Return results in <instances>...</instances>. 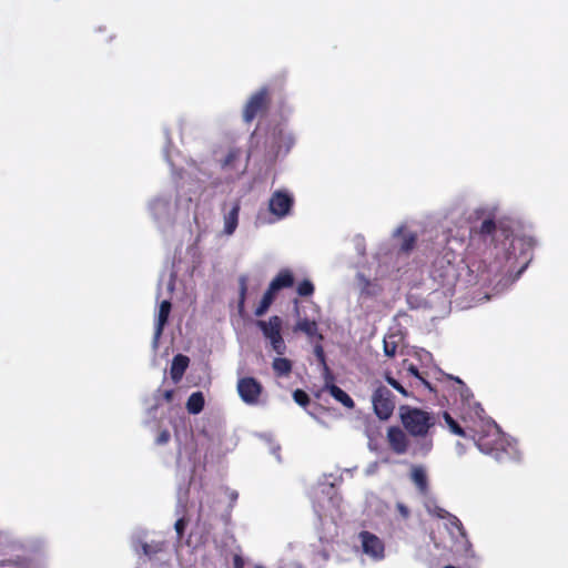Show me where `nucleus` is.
<instances>
[{
  "instance_id": "f3484780",
  "label": "nucleus",
  "mask_w": 568,
  "mask_h": 568,
  "mask_svg": "<svg viewBox=\"0 0 568 568\" xmlns=\"http://www.w3.org/2000/svg\"><path fill=\"white\" fill-rule=\"evenodd\" d=\"M327 390L331 394V396L334 399H336L337 402H339L343 406H345L346 408H349V409L354 408V406H355L354 400L341 387H338L335 384H332V385L327 386Z\"/></svg>"
},
{
  "instance_id": "c03bdc74",
  "label": "nucleus",
  "mask_w": 568,
  "mask_h": 568,
  "mask_svg": "<svg viewBox=\"0 0 568 568\" xmlns=\"http://www.w3.org/2000/svg\"><path fill=\"white\" fill-rule=\"evenodd\" d=\"M449 514L445 509H439L438 517L446 518Z\"/></svg>"
},
{
  "instance_id": "1a4fd4ad",
  "label": "nucleus",
  "mask_w": 568,
  "mask_h": 568,
  "mask_svg": "<svg viewBox=\"0 0 568 568\" xmlns=\"http://www.w3.org/2000/svg\"><path fill=\"white\" fill-rule=\"evenodd\" d=\"M293 203L294 200L287 192L275 191L268 201V209L272 214L282 219L290 213Z\"/></svg>"
},
{
  "instance_id": "79ce46f5",
  "label": "nucleus",
  "mask_w": 568,
  "mask_h": 568,
  "mask_svg": "<svg viewBox=\"0 0 568 568\" xmlns=\"http://www.w3.org/2000/svg\"><path fill=\"white\" fill-rule=\"evenodd\" d=\"M419 381L425 385L429 390H433V387L428 381H426L423 376L419 378Z\"/></svg>"
},
{
  "instance_id": "ea45409f",
  "label": "nucleus",
  "mask_w": 568,
  "mask_h": 568,
  "mask_svg": "<svg viewBox=\"0 0 568 568\" xmlns=\"http://www.w3.org/2000/svg\"><path fill=\"white\" fill-rule=\"evenodd\" d=\"M419 381L425 385L429 390H433V387L428 381H426L423 376L419 378Z\"/></svg>"
},
{
  "instance_id": "39448f33",
  "label": "nucleus",
  "mask_w": 568,
  "mask_h": 568,
  "mask_svg": "<svg viewBox=\"0 0 568 568\" xmlns=\"http://www.w3.org/2000/svg\"><path fill=\"white\" fill-rule=\"evenodd\" d=\"M374 413L382 420H387L395 409V397L384 385L378 384L372 395Z\"/></svg>"
},
{
  "instance_id": "423d86ee",
  "label": "nucleus",
  "mask_w": 568,
  "mask_h": 568,
  "mask_svg": "<svg viewBox=\"0 0 568 568\" xmlns=\"http://www.w3.org/2000/svg\"><path fill=\"white\" fill-rule=\"evenodd\" d=\"M236 390L243 403L256 406L261 403L264 387L255 377L245 376L237 379Z\"/></svg>"
},
{
  "instance_id": "c9c22d12",
  "label": "nucleus",
  "mask_w": 568,
  "mask_h": 568,
  "mask_svg": "<svg viewBox=\"0 0 568 568\" xmlns=\"http://www.w3.org/2000/svg\"><path fill=\"white\" fill-rule=\"evenodd\" d=\"M452 524L460 531L462 535L465 534L463 524L456 516H453Z\"/></svg>"
},
{
  "instance_id": "ddd939ff",
  "label": "nucleus",
  "mask_w": 568,
  "mask_h": 568,
  "mask_svg": "<svg viewBox=\"0 0 568 568\" xmlns=\"http://www.w3.org/2000/svg\"><path fill=\"white\" fill-rule=\"evenodd\" d=\"M190 359L187 356L178 354L173 357L170 374L172 379L178 383L183 377L186 368L189 367Z\"/></svg>"
},
{
  "instance_id": "f704fd0d",
  "label": "nucleus",
  "mask_w": 568,
  "mask_h": 568,
  "mask_svg": "<svg viewBox=\"0 0 568 568\" xmlns=\"http://www.w3.org/2000/svg\"><path fill=\"white\" fill-rule=\"evenodd\" d=\"M174 390L173 389H165L162 392V397L166 403H170L173 400Z\"/></svg>"
},
{
  "instance_id": "dca6fc26",
  "label": "nucleus",
  "mask_w": 568,
  "mask_h": 568,
  "mask_svg": "<svg viewBox=\"0 0 568 568\" xmlns=\"http://www.w3.org/2000/svg\"><path fill=\"white\" fill-rule=\"evenodd\" d=\"M171 307H172V304L170 301L165 300V301L161 302L160 308H159V314H158V321H156V325H155V337H159L162 334L163 328L168 323Z\"/></svg>"
},
{
  "instance_id": "4c0bfd02",
  "label": "nucleus",
  "mask_w": 568,
  "mask_h": 568,
  "mask_svg": "<svg viewBox=\"0 0 568 568\" xmlns=\"http://www.w3.org/2000/svg\"><path fill=\"white\" fill-rule=\"evenodd\" d=\"M277 136H278V139L282 140L284 138L283 132L278 131ZM285 139L287 140V144H286V148H285L284 152H287L290 146L292 145V139L290 136H285Z\"/></svg>"
},
{
  "instance_id": "2f4dec72",
  "label": "nucleus",
  "mask_w": 568,
  "mask_h": 568,
  "mask_svg": "<svg viewBox=\"0 0 568 568\" xmlns=\"http://www.w3.org/2000/svg\"><path fill=\"white\" fill-rule=\"evenodd\" d=\"M170 437H171L170 432L168 429H163L159 433V435L155 439V443L158 445H165L169 443Z\"/></svg>"
},
{
  "instance_id": "c85d7f7f",
  "label": "nucleus",
  "mask_w": 568,
  "mask_h": 568,
  "mask_svg": "<svg viewBox=\"0 0 568 568\" xmlns=\"http://www.w3.org/2000/svg\"><path fill=\"white\" fill-rule=\"evenodd\" d=\"M246 291H247L246 278L241 277V280H240V296H239V308L240 310H242L244 307Z\"/></svg>"
},
{
  "instance_id": "bb28decb",
  "label": "nucleus",
  "mask_w": 568,
  "mask_h": 568,
  "mask_svg": "<svg viewBox=\"0 0 568 568\" xmlns=\"http://www.w3.org/2000/svg\"><path fill=\"white\" fill-rule=\"evenodd\" d=\"M293 398L295 403L302 407H306L310 404V396L303 389H295L293 393Z\"/></svg>"
},
{
  "instance_id": "58836bf2",
  "label": "nucleus",
  "mask_w": 568,
  "mask_h": 568,
  "mask_svg": "<svg viewBox=\"0 0 568 568\" xmlns=\"http://www.w3.org/2000/svg\"><path fill=\"white\" fill-rule=\"evenodd\" d=\"M408 372H409L413 376H415L416 378H418V379H419V378H422V375H420V373H419V371H418V368H417L416 366L412 365V366L408 368Z\"/></svg>"
},
{
  "instance_id": "72a5a7b5",
  "label": "nucleus",
  "mask_w": 568,
  "mask_h": 568,
  "mask_svg": "<svg viewBox=\"0 0 568 568\" xmlns=\"http://www.w3.org/2000/svg\"><path fill=\"white\" fill-rule=\"evenodd\" d=\"M244 559L241 555H234L233 557V568H244Z\"/></svg>"
},
{
  "instance_id": "49530a36",
  "label": "nucleus",
  "mask_w": 568,
  "mask_h": 568,
  "mask_svg": "<svg viewBox=\"0 0 568 568\" xmlns=\"http://www.w3.org/2000/svg\"><path fill=\"white\" fill-rule=\"evenodd\" d=\"M454 379H455L458 384H460L462 386H465V384L463 383V381H462V379H459L458 377H455Z\"/></svg>"
},
{
  "instance_id": "37998d69",
  "label": "nucleus",
  "mask_w": 568,
  "mask_h": 568,
  "mask_svg": "<svg viewBox=\"0 0 568 568\" xmlns=\"http://www.w3.org/2000/svg\"><path fill=\"white\" fill-rule=\"evenodd\" d=\"M281 152H282V145L281 144H277L276 146H274L273 153L275 155H278Z\"/></svg>"
},
{
  "instance_id": "20e7f679",
  "label": "nucleus",
  "mask_w": 568,
  "mask_h": 568,
  "mask_svg": "<svg viewBox=\"0 0 568 568\" xmlns=\"http://www.w3.org/2000/svg\"><path fill=\"white\" fill-rule=\"evenodd\" d=\"M272 98L267 87L253 93L243 109V121L251 123L255 118L265 115L271 106Z\"/></svg>"
},
{
  "instance_id": "aec40b11",
  "label": "nucleus",
  "mask_w": 568,
  "mask_h": 568,
  "mask_svg": "<svg viewBox=\"0 0 568 568\" xmlns=\"http://www.w3.org/2000/svg\"><path fill=\"white\" fill-rule=\"evenodd\" d=\"M273 371L277 377L288 376L292 372V362L285 357H276L272 363Z\"/></svg>"
},
{
  "instance_id": "a878e982",
  "label": "nucleus",
  "mask_w": 568,
  "mask_h": 568,
  "mask_svg": "<svg viewBox=\"0 0 568 568\" xmlns=\"http://www.w3.org/2000/svg\"><path fill=\"white\" fill-rule=\"evenodd\" d=\"M416 241H417L416 235L413 233H408L407 235L404 236V240H403V243L400 246V251L408 253L409 251H412L414 248Z\"/></svg>"
},
{
  "instance_id": "f03ea898",
  "label": "nucleus",
  "mask_w": 568,
  "mask_h": 568,
  "mask_svg": "<svg viewBox=\"0 0 568 568\" xmlns=\"http://www.w3.org/2000/svg\"><path fill=\"white\" fill-rule=\"evenodd\" d=\"M480 452L501 460L506 452V439L496 424H487L480 432H473L470 436Z\"/></svg>"
},
{
  "instance_id": "a211bd4d",
  "label": "nucleus",
  "mask_w": 568,
  "mask_h": 568,
  "mask_svg": "<svg viewBox=\"0 0 568 568\" xmlns=\"http://www.w3.org/2000/svg\"><path fill=\"white\" fill-rule=\"evenodd\" d=\"M205 399L202 392H194L186 402V409L190 414H200L204 408Z\"/></svg>"
},
{
  "instance_id": "c756f323",
  "label": "nucleus",
  "mask_w": 568,
  "mask_h": 568,
  "mask_svg": "<svg viewBox=\"0 0 568 568\" xmlns=\"http://www.w3.org/2000/svg\"><path fill=\"white\" fill-rule=\"evenodd\" d=\"M397 352V344L388 339H384V353L387 357H394Z\"/></svg>"
},
{
  "instance_id": "5701e85b",
  "label": "nucleus",
  "mask_w": 568,
  "mask_h": 568,
  "mask_svg": "<svg viewBox=\"0 0 568 568\" xmlns=\"http://www.w3.org/2000/svg\"><path fill=\"white\" fill-rule=\"evenodd\" d=\"M496 231V223L493 219H486L481 222L478 231H476L477 234H479L483 239H486L487 236H491Z\"/></svg>"
},
{
  "instance_id": "7ed1b4c3",
  "label": "nucleus",
  "mask_w": 568,
  "mask_h": 568,
  "mask_svg": "<svg viewBox=\"0 0 568 568\" xmlns=\"http://www.w3.org/2000/svg\"><path fill=\"white\" fill-rule=\"evenodd\" d=\"M283 321L280 316L273 315L267 321H256V326L261 329L263 336L270 342L273 351L278 355H284L286 344L282 336Z\"/></svg>"
},
{
  "instance_id": "0eeeda50",
  "label": "nucleus",
  "mask_w": 568,
  "mask_h": 568,
  "mask_svg": "<svg viewBox=\"0 0 568 568\" xmlns=\"http://www.w3.org/2000/svg\"><path fill=\"white\" fill-rule=\"evenodd\" d=\"M358 538L362 544L363 552L371 557L373 560L378 561L385 557L384 541L375 534L363 530L359 532Z\"/></svg>"
},
{
  "instance_id": "473e14b6",
  "label": "nucleus",
  "mask_w": 568,
  "mask_h": 568,
  "mask_svg": "<svg viewBox=\"0 0 568 568\" xmlns=\"http://www.w3.org/2000/svg\"><path fill=\"white\" fill-rule=\"evenodd\" d=\"M396 509H397V511L400 514V516H402L403 518H405V519H406V518H408V517H409V514H410V513H409V509H408V507H407V506H405L404 504L398 503V504L396 505Z\"/></svg>"
},
{
  "instance_id": "2eb2a0df",
  "label": "nucleus",
  "mask_w": 568,
  "mask_h": 568,
  "mask_svg": "<svg viewBox=\"0 0 568 568\" xmlns=\"http://www.w3.org/2000/svg\"><path fill=\"white\" fill-rule=\"evenodd\" d=\"M294 332H302L308 337H315L318 335L320 338H323L321 334H318V325L315 320H310L307 317L300 318L293 328Z\"/></svg>"
},
{
  "instance_id": "cd10ccee",
  "label": "nucleus",
  "mask_w": 568,
  "mask_h": 568,
  "mask_svg": "<svg viewBox=\"0 0 568 568\" xmlns=\"http://www.w3.org/2000/svg\"><path fill=\"white\" fill-rule=\"evenodd\" d=\"M386 382L393 387L395 388L397 392H399L403 396L405 397H408L409 396V393L407 392V389L405 387H403V385L400 383H398L394 377H392L390 375H386Z\"/></svg>"
},
{
  "instance_id": "de8ad7c7",
  "label": "nucleus",
  "mask_w": 568,
  "mask_h": 568,
  "mask_svg": "<svg viewBox=\"0 0 568 568\" xmlns=\"http://www.w3.org/2000/svg\"><path fill=\"white\" fill-rule=\"evenodd\" d=\"M297 304H298V301H295V310L298 313Z\"/></svg>"
},
{
  "instance_id": "4468645a",
  "label": "nucleus",
  "mask_w": 568,
  "mask_h": 568,
  "mask_svg": "<svg viewBox=\"0 0 568 568\" xmlns=\"http://www.w3.org/2000/svg\"><path fill=\"white\" fill-rule=\"evenodd\" d=\"M410 479L422 495H426L428 493V478L424 467L413 466L410 470Z\"/></svg>"
},
{
  "instance_id": "e433bc0d",
  "label": "nucleus",
  "mask_w": 568,
  "mask_h": 568,
  "mask_svg": "<svg viewBox=\"0 0 568 568\" xmlns=\"http://www.w3.org/2000/svg\"><path fill=\"white\" fill-rule=\"evenodd\" d=\"M142 548H143V552L146 556H151L158 551L156 549H152V547L149 544H143Z\"/></svg>"
},
{
  "instance_id": "393cba45",
  "label": "nucleus",
  "mask_w": 568,
  "mask_h": 568,
  "mask_svg": "<svg viewBox=\"0 0 568 568\" xmlns=\"http://www.w3.org/2000/svg\"><path fill=\"white\" fill-rule=\"evenodd\" d=\"M296 291L300 296H311V295H313L315 287H314V284L310 280H303L297 285Z\"/></svg>"
},
{
  "instance_id": "7c9ffc66",
  "label": "nucleus",
  "mask_w": 568,
  "mask_h": 568,
  "mask_svg": "<svg viewBox=\"0 0 568 568\" xmlns=\"http://www.w3.org/2000/svg\"><path fill=\"white\" fill-rule=\"evenodd\" d=\"M186 525H187V520L184 517L179 518L175 521L174 528H175V531H176L179 538H181L183 536Z\"/></svg>"
},
{
  "instance_id": "f8f14e48",
  "label": "nucleus",
  "mask_w": 568,
  "mask_h": 568,
  "mask_svg": "<svg viewBox=\"0 0 568 568\" xmlns=\"http://www.w3.org/2000/svg\"><path fill=\"white\" fill-rule=\"evenodd\" d=\"M293 284H294L293 273L288 268H283L271 281L270 286L272 287V291L278 292L280 290L292 287Z\"/></svg>"
},
{
  "instance_id": "09e8293b",
  "label": "nucleus",
  "mask_w": 568,
  "mask_h": 568,
  "mask_svg": "<svg viewBox=\"0 0 568 568\" xmlns=\"http://www.w3.org/2000/svg\"><path fill=\"white\" fill-rule=\"evenodd\" d=\"M232 498L236 499V498H237V494H236V493H233V494H232Z\"/></svg>"
},
{
  "instance_id": "9b49d317",
  "label": "nucleus",
  "mask_w": 568,
  "mask_h": 568,
  "mask_svg": "<svg viewBox=\"0 0 568 568\" xmlns=\"http://www.w3.org/2000/svg\"><path fill=\"white\" fill-rule=\"evenodd\" d=\"M241 203L235 200L227 212L224 213V230L226 235H232L239 225Z\"/></svg>"
},
{
  "instance_id": "412c9836",
  "label": "nucleus",
  "mask_w": 568,
  "mask_h": 568,
  "mask_svg": "<svg viewBox=\"0 0 568 568\" xmlns=\"http://www.w3.org/2000/svg\"><path fill=\"white\" fill-rule=\"evenodd\" d=\"M242 152L237 148H232L229 150L225 159L222 162L223 169L234 170L236 169V163L241 160Z\"/></svg>"
},
{
  "instance_id": "9d476101",
  "label": "nucleus",
  "mask_w": 568,
  "mask_h": 568,
  "mask_svg": "<svg viewBox=\"0 0 568 568\" xmlns=\"http://www.w3.org/2000/svg\"><path fill=\"white\" fill-rule=\"evenodd\" d=\"M389 448L397 455H404L409 447V440L404 429L398 426H390L386 434Z\"/></svg>"
},
{
  "instance_id": "4be33fe9",
  "label": "nucleus",
  "mask_w": 568,
  "mask_h": 568,
  "mask_svg": "<svg viewBox=\"0 0 568 568\" xmlns=\"http://www.w3.org/2000/svg\"><path fill=\"white\" fill-rule=\"evenodd\" d=\"M444 419H445V423L447 424L449 430L457 435V436H462V437H467V433L466 430L450 416L449 413L445 412L444 413Z\"/></svg>"
},
{
  "instance_id": "a18cd8bd",
  "label": "nucleus",
  "mask_w": 568,
  "mask_h": 568,
  "mask_svg": "<svg viewBox=\"0 0 568 568\" xmlns=\"http://www.w3.org/2000/svg\"><path fill=\"white\" fill-rule=\"evenodd\" d=\"M316 352H317V355L322 358V361H324V355H323L322 347H317Z\"/></svg>"
},
{
  "instance_id": "f257e3e1",
  "label": "nucleus",
  "mask_w": 568,
  "mask_h": 568,
  "mask_svg": "<svg viewBox=\"0 0 568 568\" xmlns=\"http://www.w3.org/2000/svg\"><path fill=\"white\" fill-rule=\"evenodd\" d=\"M399 415L404 429L413 437H426L436 424L432 414L408 405L400 406Z\"/></svg>"
},
{
  "instance_id": "b1692460",
  "label": "nucleus",
  "mask_w": 568,
  "mask_h": 568,
  "mask_svg": "<svg viewBox=\"0 0 568 568\" xmlns=\"http://www.w3.org/2000/svg\"><path fill=\"white\" fill-rule=\"evenodd\" d=\"M0 568H30V561L26 558L3 560L0 562Z\"/></svg>"
},
{
  "instance_id": "6ab92c4d",
  "label": "nucleus",
  "mask_w": 568,
  "mask_h": 568,
  "mask_svg": "<svg viewBox=\"0 0 568 568\" xmlns=\"http://www.w3.org/2000/svg\"><path fill=\"white\" fill-rule=\"evenodd\" d=\"M276 293L277 292L272 291V287L268 285L266 292L263 294L262 300L260 301V304L257 305V307L254 311V314L256 316L260 317L267 312V310L270 308V306L272 305V303L275 298Z\"/></svg>"
},
{
  "instance_id": "a19ab883",
  "label": "nucleus",
  "mask_w": 568,
  "mask_h": 568,
  "mask_svg": "<svg viewBox=\"0 0 568 568\" xmlns=\"http://www.w3.org/2000/svg\"><path fill=\"white\" fill-rule=\"evenodd\" d=\"M419 381L425 385L429 390H433V387L428 381H426L423 376L419 378Z\"/></svg>"
},
{
  "instance_id": "6e6552de",
  "label": "nucleus",
  "mask_w": 568,
  "mask_h": 568,
  "mask_svg": "<svg viewBox=\"0 0 568 568\" xmlns=\"http://www.w3.org/2000/svg\"><path fill=\"white\" fill-rule=\"evenodd\" d=\"M433 277L442 284L448 285L456 280L457 270L446 256H442L436 258L433 264Z\"/></svg>"
}]
</instances>
